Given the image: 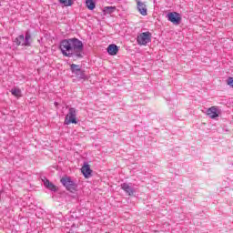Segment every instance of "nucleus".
Here are the masks:
<instances>
[{"instance_id":"obj_1","label":"nucleus","mask_w":233,"mask_h":233,"mask_svg":"<svg viewBox=\"0 0 233 233\" xmlns=\"http://www.w3.org/2000/svg\"><path fill=\"white\" fill-rule=\"evenodd\" d=\"M60 51L65 57H83V50L85 46L83 42L76 37L64 39L60 42Z\"/></svg>"},{"instance_id":"obj_2","label":"nucleus","mask_w":233,"mask_h":233,"mask_svg":"<svg viewBox=\"0 0 233 233\" xmlns=\"http://www.w3.org/2000/svg\"><path fill=\"white\" fill-rule=\"evenodd\" d=\"M30 39H32V35L30 32H26L25 35H18L15 40L14 43L16 46H30Z\"/></svg>"},{"instance_id":"obj_3","label":"nucleus","mask_w":233,"mask_h":233,"mask_svg":"<svg viewBox=\"0 0 233 233\" xmlns=\"http://www.w3.org/2000/svg\"><path fill=\"white\" fill-rule=\"evenodd\" d=\"M150 41H152V33L148 31L139 34L137 37V45L140 46H147Z\"/></svg>"},{"instance_id":"obj_4","label":"nucleus","mask_w":233,"mask_h":233,"mask_svg":"<svg viewBox=\"0 0 233 233\" xmlns=\"http://www.w3.org/2000/svg\"><path fill=\"white\" fill-rule=\"evenodd\" d=\"M77 110L75 107H71L68 110L67 115L66 116L65 125H70L73 123L74 125H77Z\"/></svg>"},{"instance_id":"obj_5","label":"nucleus","mask_w":233,"mask_h":233,"mask_svg":"<svg viewBox=\"0 0 233 233\" xmlns=\"http://www.w3.org/2000/svg\"><path fill=\"white\" fill-rule=\"evenodd\" d=\"M60 182L66 188V190H69V192H74V190L77 188V185H76V182H74L70 177H62Z\"/></svg>"},{"instance_id":"obj_6","label":"nucleus","mask_w":233,"mask_h":233,"mask_svg":"<svg viewBox=\"0 0 233 233\" xmlns=\"http://www.w3.org/2000/svg\"><path fill=\"white\" fill-rule=\"evenodd\" d=\"M70 68L72 74H75L76 77H79V79H86V75H85V71L81 70V66H79V65L72 64Z\"/></svg>"},{"instance_id":"obj_7","label":"nucleus","mask_w":233,"mask_h":233,"mask_svg":"<svg viewBox=\"0 0 233 233\" xmlns=\"http://www.w3.org/2000/svg\"><path fill=\"white\" fill-rule=\"evenodd\" d=\"M167 19L173 25H181V15L177 12H171L167 14Z\"/></svg>"},{"instance_id":"obj_8","label":"nucleus","mask_w":233,"mask_h":233,"mask_svg":"<svg viewBox=\"0 0 233 233\" xmlns=\"http://www.w3.org/2000/svg\"><path fill=\"white\" fill-rule=\"evenodd\" d=\"M137 8L141 15H147V4L141 0H136Z\"/></svg>"},{"instance_id":"obj_9","label":"nucleus","mask_w":233,"mask_h":233,"mask_svg":"<svg viewBox=\"0 0 233 233\" xmlns=\"http://www.w3.org/2000/svg\"><path fill=\"white\" fill-rule=\"evenodd\" d=\"M207 116L211 119H216V117H219V109L216 106H211L207 109Z\"/></svg>"},{"instance_id":"obj_10","label":"nucleus","mask_w":233,"mask_h":233,"mask_svg":"<svg viewBox=\"0 0 233 233\" xmlns=\"http://www.w3.org/2000/svg\"><path fill=\"white\" fill-rule=\"evenodd\" d=\"M121 188L122 190H124V192H126V194H127L128 196H133L134 193L136 192L134 190V188L132 187V186H130L127 183H123L121 184Z\"/></svg>"},{"instance_id":"obj_11","label":"nucleus","mask_w":233,"mask_h":233,"mask_svg":"<svg viewBox=\"0 0 233 233\" xmlns=\"http://www.w3.org/2000/svg\"><path fill=\"white\" fill-rule=\"evenodd\" d=\"M117 52H119V47L116 46V44H111L107 47V54L109 56H117Z\"/></svg>"},{"instance_id":"obj_12","label":"nucleus","mask_w":233,"mask_h":233,"mask_svg":"<svg viewBox=\"0 0 233 233\" xmlns=\"http://www.w3.org/2000/svg\"><path fill=\"white\" fill-rule=\"evenodd\" d=\"M44 185L46 188H48V190H51V192H57V187L54 185L52 182H49L48 179L44 181Z\"/></svg>"},{"instance_id":"obj_13","label":"nucleus","mask_w":233,"mask_h":233,"mask_svg":"<svg viewBox=\"0 0 233 233\" xmlns=\"http://www.w3.org/2000/svg\"><path fill=\"white\" fill-rule=\"evenodd\" d=\"M82 174H84L85 177H88L90 174H92V169H90V166L88 164H85L81 168Z\"/></svg>"},{"instance_id":"obj_14","label":"nucleus","mask_w":233,"mask_h":233,"mask_svg":"<svg viewBox=\"0 0 233 233\" xmlns=\"http://www.w3.org/2000/svg\"><path fill=\"white\" fill-rule=\"evenodd\" d=\"M86 6L88 10H94L96 8V2L94 0H86Z\"/></svg>"},{"instance_id":"obj_15","label":"nucleus","mask_w":233,"mask_h":233,"mask_svg":"<svg viewBox=\"0 0 233 233\" xmlns=\"http://www.w3.org/2000/svg\"><path fill=\"white\" fill-rule=\"evenodd\" d=\"M12 96H15V97H21V89L17 87H14L11 89Z\"/></svg>"},{"instance_id":"obj_16","label":"nucleus","mask_w":233,"mask_h":233,"mask_svg":"<svg viewBox=\"0 0 233 233\" xmlns=\"http://www.w3.org/2000/svg\"><path fill=\"white\" fill-rule=\"evenodd\" d=\"M114 10H116V7L114 6H106L103 9L104 14H113Z\"/></svg>"},{"instance_id":"obj_17","label":"nucleus","mask_w":233,"mask_h":233,"mask_svg":"<svg viewBox=\"0 0 233 233\" xmlns=\"http://www.w3.org/2000/svg\"><path fill=\"white\" fill-rule=\"evenodd\" d=\"M62 5L65 6H72V1L70 0H59Z\"/></svg>"},{"instance_id":"obj_18","label":"nucleus","mask_w":233,"mask_h":233,"mask_svg":"<svg viewBox=\"0 0 233 233\" xmlns=\"http://www.w3.org/2000/svg\"><path fill=\"white\" fill-rule=\"evenodd\" d=\"M228 85H229V86H233V77H229L228 79Z\"/></svg>"},{"instance_id":"obj_19","label":"nucleus","mask_w":233,"mask_h":233,"mask_svg":"<svg viewBox=\"0 0 233 233\" xmlns=\"http://www.w3.org/2000/svg\"><path fill=\"white\" fill-rule=\"evenodd\" d=\"M55 105H57V102H55Z\"/></svg>"}]
</instances>
